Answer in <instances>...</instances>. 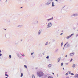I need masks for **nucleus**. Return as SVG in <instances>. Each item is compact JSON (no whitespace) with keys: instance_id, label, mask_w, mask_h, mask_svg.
<instances>
[{"instance_id":"nucleus-25","label":"nucleus","mask_w":78,"mask_h":78,"mask_svg":"<svg viewBox=\"0 0 78 78\" xmlns=\"http://www.w3.org/2000/svg\"><path fill=\"white\" fill-rule=\"evenodd\" d=\"M22 56H25V55L24 54H23Z\"/></svg>"},{"instance_id":"nucleus-38","label":"nucleus","mask_w":78,"mask_h":78,"mask_svg":"<svg viewBox=\"0 0 78 78\" xmlns=\"http://www.w3.org/2000/svg\"><path fill=\"white\" fill-rule=\"evenodd\" d=\"M5 30H6V29H4Z\"/></svg>"},{"instance_id":"nucleus-15","label":"nucleus","mask_w":78,"mask_h":78,"mask_svg":"<svg viewBox=\"0 0 78 78\" xmlns=\"http://www.w3.org/2000/svg\"><path fill=\"white\" fill-rule=\"evenodd\" d=\"M32 78H35V76H34V75H33V76H32Z\"/></svg>"},{"instance_id":"nucleus-31","label":"nucleus","mask_w":78,"mask_h":78,"mask_svg":"<svg viewBox=\"0 0 78 78\" xmlns=\"http://www.w3.org/2000/svg\"><path fill=\"white\" fill-rule=\"evenodd\" d=\"M67 55H66V57H67Z\"/></svg>"},{"instance_id":"nucleus-5","label":"nucleus","mask_w":78,"mask_h":78,"mask_svg":"<svg viewBox=\"0 0 78 78\" xmlns=\"http://www.w3.org/2000/svg\"><path fill=\"white\" fill-rule=\"evenodd\" d=\"M74 54L75 53L74 52L71 53L70 54V56H73V55H74Z\"/></svg>"},{"instance_id":"nucleus-34","label":"nucleus","mask_w":78,"mask_h":78,"mask_svg":"<svg viewBox=\"0 0 78 78\" xmlns=\"http://www.w3.org/2000/svg\"><path fill=\"white\" fill-rule=\"evenodd\" d=\"M52 74H53V75H54V73H52Z\"/></svg>"},{"instance_id":"nucleus-2","label":"nucleus","mask_w":78,"mask_h":78,"mask_svg":"<svg viewBox=\"0 0 78 78\" xmlns=\"http://www.w3.org/2000/svg\"><path fill=\"white\" fill-rule=\"evenodd\" d=\"M73 35H74V34H71L70 35H69V36L67 37V39H69V38H70V37H71V36H73Z\"/></svg>"},{"instance_id":"nucleus-10","label":"nucleus","mask_w":78,"mask_h":78,"mask_svg":"<svg viewBox=\"0 0 78 78\" xmlns=\"http://www.w3.org/2000/svg\"><path fill=\"white\" fill-rule=\"evenodd\" d=\"M9 59H11V55H10L9 56Z\"/></svg>"},{"instance_id":"nucleus-3","label":"nucleus","mask_w":78,"mask_h":78,"mask_svg":"<svg viewBox=\"0 0 78 78\" xmlns=\"http://www.w3.org/2000/svg\"><path fill=\"white\" fill-rule=\"evenodd\" d=\"M48 26L49 27H50L51 26V23H48Z\"/></svg>"},{"instance_id":"nucleus-41","label":"nucleus","mask_w":78,"mask_h":78,"mask_svg":"<svg viewBox=\"0 0 78 78\" xmlns=\"http://www.w3.org/2000/svg\"><path fill=\"white\" fill-rule=\"evenodd\" d=\"M39 34H40V33H39Z\"/></svg>"},{"instance_id":"nucleus-37","label":"nucleus","mask_w":78,"mask_h":78,"mask_svg":"<svg viewBox=\"0 0 78 78\" xmlns=\"http://www.w3.org/2000/svg\"><path fill=\"white\" fill-rule=\"evenodd\" d=\"M23 8V7H21V8Z\"/></svg>"},{"instance_id":"nucleus-40","label":"nucleus","mask_w":78,"mask_h":78,"mask_svg":"<svg viewBox=\"0 0 78 78\" xmlns=\"http://www.w3.org/2000/svg\"><path fill=\"white\" fill-rule=\"evenodd\" d=\"M62 32H63V31H62Z\"/></svg>"},{"instance_id":"nucleus-18","label":"nucleus","mask_w":78,"mask_h":78,"mask_svg":"<svg viewBox=\"0 0 78 78\" xmlns=\"http://www.w3.org/2000/svg\"><path fill=\"white\" fill-rule=\"evenodd\" d=\"M68 44V43H66V44L65 45H64V47H65V46H66V45H67V44Z\"/></svg>"},{"instance_id":"nucleus-12","label":"nucleus","mask_w":78,"mask_h":78,"mask_svg":"<svg viewBox=\"0 0 78 78\" xmlns=\"http://www.w3.org/2000/svg\"><path fill=\"white\" fill-rule=\"evenodd\" d=\"M20 76L21 77H22L23 76V73H21Z\"/></svg>"},{"instance_id":"nucleus-33","label":"nucleus","mask_w":78,"mask_h":78,"mask_svg":"<svg viewBox=\"0 0 78 78\" xmlns=\"http://www.w3.org/2000/svg\"><path fill=\"white\" fill-rule=\"evenodd\" d=\"M63 70H64V68H63Z\"/></svg>"},{"instance_id":"nucleus-8","label":"nucleus","mask_w":78,"mask_h":78,"mask_svg":"<svg viewBox=\"0 0 78 78\" xmlns=\"http://www.w3.org/2000/svg\"><path fill=\"white\" fill-rule=\"evenodd\" d=\"M60 60H61V58H58V62H59V61H60Z\"/></svg>"},{"instance_id":"nucleus-1","label":"nucleus","mask_w":78,"mask_h":78,"mask_svg":"<svg viewBox=\"0 0 78 78\" xmlns=\"http://www.w3.org/2000/svg\"><path fill=\"white\" fill-rule=\"evenodd\" d=\"M37 75L39 77L42 76L44 75V73L42 72H38L37 73Z\"/></svg>"},{"instance_id":"nucleus-6","label":"nucleus","mask_w":78,"mask_h":78,"mask_svg":"<svg viewBox=\"0 0 78 78\" xmlns=\"http://www.w3.org/2000/svg\"><path fill=\"white\" fill-rule=\"evenodd\" d=\"M53 19V18L52 17L51 18L48 19V21H49V20H52V19Z\"/></svg>"},{"instance_id":"nucleus-17","label":"nucleus","mask_w":78,"mask_h":78,"mask_svg":"<svg viewBox=\"0 0 78 78\" xmlns=\"http://www.w3.org/2000/svg\"><path fill=\"white\" fill-rule=\"evenodd\" d=\"M69 74V73H67L66 74V75H67Z\"/></svg>"},{"instance_id":"nucleus-39","label":"nucleus","mask_w":78,"mask_h":78,"mask_svg":"<svg viewBox=\"0 0 78 78\" xmlns=\"http://www.w3.org/2000/svg\"><path fill=\"white\" fill-rule=\"evenodd\" d=\"M5 78H8L7 77H6Z\"/></svg>"},{"instance_id":"nucleus-22","label":"nucleus","mask_w":78,"mask_h":78,"mask_svg":"<svg viewBox=\"0 0 78 78\" xmlns=\"http://www.w3.org/2000/svg\"><path fill=\"white\" fill-rule=\"evenodd\" d=\"M52 6H53V7L55 6V5H54V4H52Z\"/></svg>"},{"instance_id":"nucleus-4","label":"nucleus","mask_w":78,"mask_h":78,"mask_svg":"<svg viewBox=\"0 0 78 78\" xmlns=\"http://www.w3.org/2000/svg\"><path fill=\"white\" fill-rule=\"evenodd\" d=\"M74 78H78V74H76V75H75L74 76Z\"/></svg>"},{"instance_id":"nucleus-21","label":"nucleus","mask_w":78,"mask_h":78,"mask_svg":"<svg viewBox=\"0 0 78 78\" xmlns=\"http://www.w3.org/2000/svg\"><path fill=\"white\" fill-rule=\"evenodd\" d=\"M72 60H73V59L71 58V60L70 61V62H72Z\"/></svg>"},{"instance_id":"nucleus-23","label":"nucleus","mask_w":78,"mask_h":78,"mask_svg":"<svg viewBox=\"0 0 78 78\" xmlns=\"http://www.w3.org/2000/svg\"><path fill=\"white\" fill-rule=\"evenodd\" d=\"M63 44V43L62 42L61 43V45H62V44Z\"/></svg>"},{"instance_id":"nucleus-20","label":"nucleus","mask_w":78,"mask_h":78,"mask_svg":"<svg viewBox=\"0 0 78 78\" xmlns=\"http://www.w3.org/2000/svg\"><path fill=\"white\" fill-rule=\"evenodd\" d=\"M47 44H48V42H47L46 43L45 45H47Z\"/></svg>"},{"instance_id":"nucleus-26","label":"nucleus","mask_w":78,"mask_h":78,"mask_svg":"<svg viewBox=\"0 0 78 78\" xmlns=\"http://www.w3.org/2000/svg\"><path fill=\"white\" fill-rule=\"evenodd\" d=\"M50 3H48L47 4H48V5H49V4H50Z\"/></svg>"},{"instance_id":"nucleus-9","label":"nucleus","mask_w":78,"mask_h":78,"mask_svg":"<svg viewBox=\"0 0 78 78\" xmlns=\"http://www.w3.org/2000/svg\"><path fill=\"white\" fill-rule=\"evenodd\" d=\"M51 66V64H49L48 66V67H50Z\"/></svg>"},{"instance_id":"nucleus-32","label":"nucleus","mask_w":78,"mask_h":78,"mask_svg":"<svg viewBox=\"0 0 78 78\" xmlns=\"http://www.w3.org/2000/svg\"><path fill=\"white\" fill-rule=\"evenodd\" d=\"M7 1H8V0H6V2H7Z\"/></svg>"},{"instance_id":"nucleus-7","label":"nucleus","mask_w":78,"mask_h":78,"mask_svg":"<svg viewBox=\"0 0 78 78\" xmlns=\"http://www.w3.org/2000/svg\"><path fill=\"white\" fill-rule=\"evenodd\" d=\"M72 67H73V68L75 67V65L74 64L73 65H72Z\"/></svg>"},{"instance_id":"nucleus-36","label":"nucleus","mask_w":78,"mask_h":78,"mask_svg":"<svg viewBox=\"0 0 78 78\" xmlns=\"http://www.w3.org/2000/svg\"><path fill=\"white\" fill-rule=\"evenodd\" d=\"M1 52V50H0V53Z\"/></svg>"},{"instance_id":"nucleus-16","label":"nucleus","mask_w":78,"mask_h":78,"mask_svg":"<svg viewBox=\"0 0 78 78\" xmlns=\"http://www.w3.org/2000/svg\"><path fill=\"white\" fill-rule=\"evenodd\" d=\"M63 64H64V63H61V66H63Z\"/></svg>"},{"instance_id":"nucleus-19","label":"nucleus","mask_w":78,"mask_h":78,"mask_svg":"<svg viewBox=\"0 0 78 78\" xmlns=\"http://www.w3.org/2000/svg\"><path fill=\"white\" fill-rule=\"evenodd\" d=\"M70 74H71V75H74L73 73H70Z\"/></svg>"},{"instance_id":"nucleus-24","label":"nucleus","mask_w":78,"mask_h":78,"mask_svg":"<svg viewBox=\"0 0 78 78\" xmlns=\"http://www.w3.org/2000/svg\"><path fill=\"white\" fill-rule=\"evenodd\" d=\"M55 1H56V2H58V0H55Z\"/></svg>"},{"instance_id":"nucleus-27","label":"nucleus","mask_w":78,"mask_h":78,"mask_svg":"<svg viewBox=\"0 0 78 78\" xmlns=\"http://www.w3.org/2000/svg\"><path fill=\"white\" fill-rule=\"evenodd\" d=\"M52 5H53V4H54V2H52Z\"/></svg>"},{"instance_id":"nucleus-14","label":"nucleus","mask_w":78,"mask_h":78,"mask_svg":"<svg viewBox=\"0 0 78 78\" xmlns=\"http://www.w3.org/2000/svg\"><path fill=\"white\" fill-rule=\"evenodd\" d=\"M47 59H49V56H47V57H46Z\"/></svg>"},{"instance_id":"nucleus-28","label":"nucleus","mask_w":78,"mask_h":78,"mask_svg":"<svg viewBox=\"0 0 78 78\" xmlns=\"http://www.w3.org/2000/svg\"><path fill=\"white\" fill-rule=\"evenodd\" d=\"M62 33L60 35H62Z\"/></svg>"},{"instance_id":"nucleus-30","label":"nucleus","mask_w":78,"mask_h":78,"mask_svg":"<svg viewBox=\"0 0 78 78\" xmlns=\"http://www.w3.org/2000/svg\"><path fill=\"white\" fill-rule=\"evenodd\" d=\"M2 55V54H0V56H1V55Z\"/></svg>"},{"instance_id":"nucleus-13","label":"nucleus","mask_w":78,"mask_h":78,"mask_svg":"<svg viewBox=\"0 0 78 78\" xmlns=\"http://www.w3.org/2000/svg\"><path fill=\"white\" fill-rule=\"evenodd\" d=\"M24 67H25L26 69H27V66L26 65H24Z\"/></svg>"},{"instance_id":"nucleus-11","label":"nucleus","mask_w":78,"mask_h":78,"mask_svg":"<svg viewBox=\"0 0 78 78\" xmlns=\"http://www.w3.org/2000/svg\"><path fill=\"white\" fill-rule=\"evenodd\" d=\"M5 76H7V77H8L9 76H8V75L7 74H5Z\"/></svg>"},{"instance_id":"nucleus-35","label":"nucleus","mask_w":78,"mask_h":78,"mask_svg":"<svg viewBox=\"0 0 78 78\" xmlns=\"http://www.w3.org/2000/svg\"><path fill=\"white\" fill-rule=\"evenodd\" d=\"M5 74H6V73H7V72H5Z\"/></svg>"},{"instance_id":"nucleus-29","label":"nucleus","mask_w":78,"mask_h":78,"mask_svg":"<svg viewBox=\"0 0 78 78\" xmlns=\"http://www.w3.org/2000/svg\"><path fill=\"white\" fill-rule=\"evenodd\" d=\"M31 55H33V53H31Z\"/></svg>"}]
</instances>
